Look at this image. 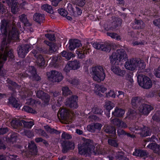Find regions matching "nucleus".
<instances>
[{
  "instance_id": "f257e3e1",
  "label": "nucleus",
  "mask_w": 160,
  "mask_h": 160,
  "mask_svg": "<svg viewBox=\"0 0 160 160\" xmlns=\"http://www.w3.org/2000/svg\"><path fill=\"white\" fill-rule=\"evenodd\" d=\"M110 60L112 64L111 68L112 71L115 74L118 76H123L126 74L124 70H121L118 65L119 62L122 60L126 61L128 56L125 50L123 49H118L115 52H113L110 56Z\"/></svg>"
},
{
  "instance_id": "f03ea898",
  "label": "nucleus",
  "mask_w": 160,
  "mask_h": 160,
  "mask_svg": "<svg viewBox=\"0 0 160 160\" xmlns=\"http://www.w3.org/2000/svg\"><path fill=\"white\" fill-rule=\"evenodd\" d=\"M19 32L16 26H13L11 30L9 31L8 37L7 41L6 38H4L1 42L0 47V51L3 52L6 48H8L7 46L8 42L9 43L11 40H15L17 37H18Z\"/></svg>"
},
{
  "instance_id": "7ed1b4c3",
  "label": "nucleus",
  "mask_w": 160,
  "mask_h": 160,
  "mask_svg": "<svg viewBox=\"0 0 160 160\" xmlns=\"http://www.w3.org/2000/svg\"><path fill=\"white\" fill-rule=\"evenodd\" d=\"M91 74L93 80L98 82L103 81L106 77L104 69L101 66H97L92 67Z\"/></svg>"
},
{
  "instance_id": "20e7f679",
  "label": "nucleus",
  "mask_w": 160,
  "mask_h": 160,
  "mask_svg": "<svg viewBox=\"0 0 160 160\" xmlns=\"http://www.w3.org/2000/svg\"><path fill=\"white\" fill-rule=\"evenodd\" d=\"M44 52L43 49L40 46H36V48L32 50L31 52L36 59V63L40 67L44 66L45 64V60L44 58L39 53Z\"/></svg>"
},
{
  "instance_id": "39448f33",
  "label": "nucleus",
  "mask_w": 160,
  "mask_h": 160,
  "mask_svg": "<svg viewBox=\"0 0 160 160\" xmlns=\"http://www.w3.org/2000/svg\"><path fill=\"white\" fill-rule=\"evenodd\" d=\"M92 147L93 146L88 142L78 144V145L79 154L83 155L89 154L91 152Z\"/></svg>"
},
{
  "instance_id": "423d86ee",
  "label": "nucleus",
  "mask_w": 160,
  "mask_h": 160,
  "mask_svg": "<svg viewBox=\"0 0 160 160\" xmlns=\"http://www.w3.org/2000/svg\"><path fill=\"white\" fill-rule=\"evenodd\" d=\"M139 85L145 89H148L152 86V82L148 77L143 75H139L137 77Z\"/></svg>"
},
{
  "instance_id": "0eeeda50",
  "label": "nucleus",
  "mask_w": 160,
  "mask_h": 160,
  "mask_svg": "<svg viewBox=\"0 0 160 160\" xmlns=\"http://www.w3.org/2000/svg\"><path fill=\"white\" fill-rule=\"evenodd\" d=\"M25 73H21L20 75L23 78L28 77V76H29L32 77L34 80L37 81H39L41 79V77L37 74L36 69L33 66L29 67Z\"/></svg>"
},
{
  "instance_id": "6e6552de",
  "label": "nucleus",
  "mask_w": 160,
  "mask_h": 160,
  "mask_svg": "<svg viewBox=\"0 0 160 160\" xmlns=\"http://www.w3.org/2000/svg\"><path fill=\"white\" fill-rule=\"evenodd\" d=\"M80 67V63L77 60L69 61L65 67L64 70L66 72H69L71 70H77Z\"/></svg>"
},
{
  "instance_id": "1a4fd4ad",
  "label": "nucleus",
  "mask_w": 160,
  "mask_h": 160,
  "mask_svg": "<svg viewBox=\"0 0 160 160\" xmlns=\"http://www.w3.org/2000/svg\"><path fill=\"white\" fill-rule=\"evenodd\" d=\"M67 9L70 14L74 17L81 15L82 13L81 8L78 7L77 5L72 6L71 4L68 5Z\"/></svg>"
},
{
  "instance_id": "9d476101",
  "label": "nucleus",
  "mask_w": 160,
  "mask_h": 160,
  "mask_svg": "<svg viewBox=\"0 0 160 160\" xmlns=\"http://www.w3.org/2000/svg\"><path fill=\"white\" fill-rule=\"evenodd\" d=\"M52 82H59L63 79V77L62 76V73L59 72L55 70L51 71L50 76L48 77Z\"/></svg>"
},
{
  "instance_id": "9b49d317",
  "label": "nucleus",
  "mask_w": 160,
  "mask_h": 160,
  "mask_svg": "<svg viewBox=\"0 0 160 160\" xmlns=\"http://www.w3.org/2000/svg\"><path fill=\"white\" fill-rule=\"evenodd\" d=\"M31 49L30 45L27 44L23 46L18 47L17 51L19 56L22 58H24Z\"/></svg>"
},
{
  "instance_id": "f8f14e48",
  "label": "nucleus",
  "mask_w": 160,
  "mask_h": 160,
  "mask_svg": "<svg viewBox=\"0 0 160 160\" xmlns=\"http://www.w3.org/2000/svg\"><path fill=\"white\" fill-rule=\"evenodd\" d=\"M62 151L63 153H66L70 150H73L75 148V145L73 142L65 140L62 143Z\"/></svg>"
},
{
  "instance_id": "ddd939ff",
  "label": "nucleus",
  "mask_w": 160,
  "mask_h": 160,
  "mask_svg": "<svg viewBox=\"0 0 160 160\" xmlns=\"http://www.w3.org/2000/svg\"><path fill=\"white\" fill-rule=\"evenodd\" d=\"M78 97L76 95H72L68 98L65 104L68 107L77 108L78 107Z\"/></svg>"
},
{
  "instance_id": "4468645a",
  "label": "nucleus",
  "mask_w": 160,
  "mask_h": 160,
  "mask_svg": "<svg viewBox=\"0 0 160 160\" xmlns=\"http://www.w3.org/2000/svg\"><path fill=\"white\" fill-rule=\"evenodd\" d=\"M91 51L90 48L85 47L77 49L75 51V52L77 55L78 58L82 59L84 58L86 55L89 54Z\"/></svg>"
},
{
  "instance_id": "2eb2a0df",
  "label": "nucleus",
  "mask_w": 160,
  "mask_h": 160,
  "mask_svg": "<svg viewBox=\"0 0 160 160\" xmlns=\"http://www.w3.org/2000/svg\"><path fill=\"white\" fill-rule=\"evenodd\" d=\"M69 49L71 51L82 46L81 41L77 39H70L69 41Z\"/></svg>"
},
{
  "instance_id": "dca6fc26",
  "label": "nucleus",
  "mask_w": 160,
  "mask_h": 160,
  "mask_svg": "<svg viewBox=\"0 0 160 160\" xmlns=\"http://www.w3.org/2000/svg\"><path fill=\"white\" fill-rule=\"evenodd\" d=\"M6 3L9 6L11 7L12 12L16 14L19 9L18 3L16 0H5Z\"/></svg>"
},
{
  "instance_id": "f3484780",
  "label": "nucleus",
  "mask_w": 160,
  "mask_h": 160,
  "mask_svg": "<svg viewBox=\"0 0 160 160\" xmlns=\"http://www.w3.org/2000/svg\"><path fill=\"white\" fill-rule=\"evenodd\" d=\"M92 45L94 48L101 50L102 51L109 52L111 51L110 46L103 44H101L97 42L93 43Z\"/></svg>"
},
{
  "instance_id": "a211bd4d",
  "label": "nucleus",
  "mask_w": 160,
  "mask_h": 160,
  "mask_svg": "<svg viewBox=\"0 0 160 160\" xmlns=\"http://www.w3.org/2000/svg\"><path fill=\"white\" fill-rule=\"evenodd\" d=\"M37 97L43 100L46 103H48L49 101L50 98L49 95L42 90L37 91L36 92Z\"/></svg>"
},
{
  "instance_id": "6ab92c4d",
  "label": "nucleus",
  "mask_w": 160,
  "mask_h": 160,
  "mask_svg": "<svg viewBox=\"0 0 160 160\" xmlns=\"http://www.w3.org/2000/svg\"><path fill=\"white\" fill-rule=\"evenodd\" d=\"M152 109L150 105L147 104H142L139 108L138 110L140 113L144 115H148Z\"/></svg>"
},
{
  "instance_id": "aec40b11",
  "label": "nucleus",
  "mask_w": 160,
  "mask_h": 160,
  "mask_svg": "<svg viewBox=\"0 0 160 160\" xmlns=\"http://www.w3.org/2000/svg\"><path fill=\"white\" fill-rule=\"evenodd\" d=\"M102 126V125L98 123H92L87 126V129L89 132H94L97 129L100 130Z\"/></svg>"
},
{
  "instance_id": "412c9836",
  "label": "nucleus",
  "mask_w": 160,
  "mask_h": 160,
  "mask_svg": "<svg viewBox=\"0 0 160 160\" xmlns=\"http://www.w3.org/2000/svg\"><path fill=\"white\" fill-rule=\"evenodd\" d=\"M28 147L29 152L31 154L33 155H37L38 152L37 147L35 143L32 141H31L28 143Z\"/></svg>"
},
{
  "instance_id": "4be33fe9",
  "label": "nucleus",
  "mask_w": 160,
  "mask_h": 160,
  "mask_svg": "<svg viewBox=\"0 0 160 160\" xmlns=\"http://www.w3.org/2000/svg\"><path fill=\"white\" fill-rule=\"evenodd\" d=\"M8 22L5 19H4L1 21L0 25V30L2 34L7 35L8 33L7 27Z\"/></svg>"
},
{
  "instance_id": "5701e85b",
  "label": "nucleus",
  "mask_w": 160,
  "mask_h": 160,
  "mask_svg": "<svg viewBox=\"0 0 160 160\" xmlns=\"http://www.w3.org/2000/svg\"><path fill=\"white\" fill-rule=\"evenodd\" d=\"M112 121L113 125L117 127L123 128L127 127L126 123L117 118H115L113 119Z\"/></svg>"
},
{
  "instance_id": "b1692460",
  "label": "nucleus",
  "mask_w": 160,
  "mask_h": 160,
  "mask_svg": "<svg viewBox=\"0 0 160 160\" xmlns=\"http://www.w3.org/2000/svg\"><path fill=\"white\" fill-rule=\"evenodd\" d=\"M145 24L142 20H136L132 24V28L135 29H142L144 28Z\"/></svg>"
},
{
  "instance_id": "393cba45",
  "label": "nucleus",
  "mask_w": 160,
  "mask_h": 160,
  "mask_svg": "<svg viewBox=\"0 0 160 160\" xmlns=\"http://www.w3.org/2000/svg\"><path fill=\"white\" fill-rule=\"evenodd\" d=\"M105 132L107 134H112L113 136L116 134V129L114 127L111 125H107L104 126Z\"/></svg>"
},
{
  "instance_id": "a878e982",
  "label": "nucleus",
  "mask_w": 160,
  "mask_h": 160,
  "mask_svg": "<svg viewBox=\"0 0 160 160\" xmlns=\"http://www.w3.org/2000/svg\"><path fill=\"white\" fill-rule=\"evenodd\" d=\"M125 111L123 109L116 107L114 111L112 112V116L120 117H122Z\"/></svg>"
},
{
  "instance_id": "bb28decb",
  "label": "nucleus",
  "mask_w": 160,
  "mask_h": 160,
  "mask_svg": "<svg viewBox=\"0 0 160 160\" xmlns=\"http://www.w3.org/2000/svg\"><path fill=\"white\" fill-rule=\"evenodd\" d=\"M59 114L62 120H65L69 115V113L68 110L65 108H63L59 109L58 114Z\"/></svg>"
},
{
  "instance_id": "cd10ccee",
  "label": "nucleus",
  "mask_w": 160,
  "mask_h": 160,
  "mask_svg": "<svg viewBox=\"0 0 160 160\" xmlns=\"http://www.w3.org/2000/svg\"><path fill=\"white\" fill-rule=\"evenodd\" d=\"M148 147L152 150L155 153H160V146L155 143H151L149 144Z\"/></svg>"
},
{
  "instance_id": "c85d7f7f",
  "label": "nucleus",
  "mask_w": 160,
  "mask_h": 160,
  "mask_svg": "<svg viewBox=\"0 0 160 160\" xmlns=\"http://www.w3.org/2000/svg\"><path fill=\"white\" fill-rule=\"evenodd\" d=\"M122 23V19L119 18L116 19L115 21L112 23V27L110 28V30H113L117 29V27L121 25Z\"/></svg>"
},
{
  "instance_id": "c756f323",
  "label": "nucleus",
  "mask_w": 160,
  "mask_h": 160,
  "mask_svg": "<svg viewBox=\"0 0 160 160\" xmlns=\"http://www.w3.org/2000/svg\"><path fill=\"white\" fill-rule=\"evenodd\" d=\"M8 100L9 103L13 107L17 108L19 107L20 104L18 102V100L12 96L10 97H9Z\"/></svg>"
},
{
  "instance_id": "7c9ffc66",
  "label": "nucleus",
  "mask_w": 160,
  "mask_h": 160,
  "mask_svg": "<svg viewBox=\"0 0 160 160\" xmlns=\"http://www.w3.org/2000/svg\"><path fill=\"white\" fill-rule=\"evenodd\" d=\"M33 20L36 22L40 23L44 19V16L40 13H36L33 15Z\"/></svg>"
},
{
  "instance_id": "2f4dec72",
  "label": "nucleus",
  "mask_w": 160,
  "mask_h": 160,
  "mask_svg": "<svg viewBox=\"0 0 160 160\" xmlns=\"http://www.w3.org/2000/svg\"><path fill=\"white\" fill-rule=\"evenodd\" d=\"M62 61V57L61 56H55L52 57L51 63L52 65L55 67L58 65L59 64L58 63L61 62Z\"/></svg>"
},
{
  "instance_id": "473e14b6",
  "label": "nucleus",
  "mask_w": 160,
  "mask_h": 160,
  "mask_svg": "<svg viewBox=\"0 0 160 160\" xmlns=\"http://www.w3.org/2000/svg\"><path fill=\"white\" fill-rule=\"evenodd\" d=\"M18 136L19 134L17 133L12 132L10 135V137L8 138L9 140L13 143L15 142L18 139Z\"/></svg>"
},
{
  "instance_id": "72a5a7b5",
  "label": "nucleus",
  "mask_w": 160,
  "mask_h": 160,
  "mask_svg": "<svg viewBox=\"0 0 160 160\" xmlns=\"http://www.w3.org/2000/svg\"><path fill=\"white\" fill-rule=\"evenodd\" d=\"M124 153L122 151H118L116 152V155L115 156L116 158L119 160H129L126 157L124 156Z\"/></svg>"
},
{
  "instance_id": "f704fd0d",
  "label": "nucleus",
  "mask_w": 160,
  "mask_h": 160,
  "mask_svg": "<svg viewBox=\"0 0 160 160\" xmlns=\"http://www.w3.org/2000/svg\"><path fill=\"white\" fill-rule=\"evenodd\" d=\"M41 8L49 13L52 14L54 12L52 7L50 5L48 4L43 5L41 6Z\"/></svg>"
},
{
  "instance_id": "c9c22d12",
  "label": "nucleus",
  "mask_w": 160,
  "mask_h": 160,
  "mask_svg": "<svg viewBox=\"0 0 160 160\" xmlns=\"http://www.w3.org/2000/svg\"><path fill=\"white\" fill-rule=\"evenodd\" d=\"M124 67L126 69L129 70L125 76V79L128 82H130V61L128 60L126 62L124 65Z\"/></svg>"
},
{
  "instance_id": "e433bc0d",
  "label": "nucleus",
  "mask_w": 160,
  "mask_h": 160,
  "mask_svg": "<svg viewBox=\"0 0 160 160\" xmlns=\"http://www.w3.org/2000/svg\"><path fill=\"white\" fill-rule=\"evenodd\" d=\"M139 133H140V134L142 137H146L151 134L149 129L146 127H144L143 129H142Z\"/></svg>"
},
{
  "instance_id": "4c0bfd02",
  "label": "nucleus",
  "mask_w": 160,
  "mask_h": 160,
  "mask_svg": "<svg viewBox=\"0 0 160 160\" xmlns=\"http://www.w3.org/2000/svg\"><path fill=\"white\" fill-rule=\"evenodd\" d=\"M46 130L49 132L50 134H55L56 135L59 134L61 132L59 131H58L54 128H52L48 126H46L45 127Z\"/></svg>"
},
{
  "instance_id": "58836bf2",
  "label": "nucleus",
  "mask_w": 160,
  "mask_h": 160,
  "mask_svg": "<svg viewBox=\"0 0 160 160\" xmlns=\"http://www.w3.org/2000/svg\"><path fill=\"white\" fill-rule=\"evenodd\" d=\"M133 155L141 157H145L147 156L146 152L141 150H136L133 152Z\"/></svg>"
},
{
  "instance_id": "ea45409f",
  "label": "nucleus",
  "mask_w": 160,
  "mask_h": 160,
  "mask_svg": "<svg viewBox=\"0 0 160 160\" xmlns=\"http://www.w3.org/2000/svg\"><path fill=\"white\" fill-rule=\"evenodd\" d=\"M62 95L65 97L72 94V91L67 86L63 87L62 88Z\"/></svg>"
},
{
  "instance_id": "a19ab883",
  "label": "nucleus",
  "mask_w": 160,
  "mask_h": 160,
  "mask_svg": "<svg viewBox=\"0 0 160 160\" xmlns=\"http://www.w3.org/2000/svg\"><path fill=\"white\" fill-rule=\"evenodd\" d=\"M22 122L23 124L24 127L27 128H31L34 125L33 122L32 121L27 122L22 120Z\"/></svg>"
},
{
  "instance_id": "79ce46f5",
  "label": "nucleus",
  "mask_w": 160,
  "mask_h": 160,
  "mask_svg": "<svg viewBox=\"0 0 160 160\" xmlns=\"http://www.w3.org/2000/svg\"><path fill=\"white\" fill-rule=\"evenodd\" d=\"M3 52L10 58H12L13 57V50L9 48H6Z\"/></svg>"
},
{
  "instance_id": "37998d69",
  "label": "nucleus",
  "mask_w": 160,
  "mask_h": 160,
  "mask_svg": "<svg viewBox=\"0 0 160 160\" xmlns=\"http://www.w3.org/2000/svg\"><path fill=\"white\" fill-rule=\"evenodd\" d=\"M60 95V92L57 91L54 92L53 93L54 99H55V98H56L55 99H56L57 97H58V99L57 100L59 104V105L58 106V107L61 106V104L60 103H61V102L62 101V98L60 96H59Z\"/></svg>"
},
{
  "instance_id": "c03bdc74",
  "label": "nucleus",
  "mask_w": 160,
  "mask_h": 160,
  "mask_svg": "<svg viewBox=\"0 0 160 160\" xmlns=\"http://www.w3.org/2000/svg\"><path fill=\"white\" fill-rule=\"evenodd\" d=\"M138 62L136 60L133 59L131 61V71L135 70L138 68Z\"/></svg>"
},
{
  "instance_id": "a18cd8bd",
  "label": "nucleus",
  "mask_w": 160,
  "mask_h": 160,
  "mask_svg": "<svg viewBox=\"0 0 160 160\" xmlns=\"http://www.w3.org/2000/svg\"><path fill=\"white\" fill-rule=\"evenodd\" d=\"M22 109L24 110L25 111L28 113H31L34 114L36 113V112L35 110L28 106H24Z\"/></svg>"
},
{
  "instance_id": "49530a36",
  "label": "nucleus",
  "mask_w": 160,
  "mask_h": 160,
  "mask_svg": "<svg viewBox=\"0 0 160 160\" xmlns=\"http://www.w3.org/2000/svg\"><path fill=\"white\" fill-rule=\"evenodd\" d=\"M10 129L6 126H0V135H4L8 132Z\"/></svg>"
},
{
  "instance_id": "de8ad7c7",
  "label": "nucleus",
  "mask_w": 160,
  "mask_h": 160,
  "mask_svg": "<svg viewBox=\"0 0 160 160\" xmlns=\"http://www.w3.org/2000/svg\"><path fill=\"white\" fill-rule=\"evenodd\" d=\"M57 46L55 44H53L49 47L48 53L50 54L55 52L57 49Z\"/></svg>"
},
{
  "instance_id": "09e8293b",
  "label": "nucleus",
  "mask_w": 160,
  "mask_h": 160,
  "mask_svg": "<svg viewBox=\"0 0 160 160\" xmlns=\"http://www.w3.org/2000/svg\"><path fill=\"white\" fill-rule=\"evenodd\" d=\"M117 133L119 136L121 135H127L128 137H130V133H127L122 129H119L117 131Z\"/></svg>"
},
{
  "instance_id": "8fccbe9b",
  "label": "nucleus",
  "mask_w": 160,
  "mask_h": 160,
  "mask_svg": "<svg viewBox=\"0 0 160 160\" xmlns=\"http://www.w3.org/2000/svg\"><path fill=\"white\" fill-rule=\"evenodd\" d=\"M108 142L110 145L115 147H117L118 146V144L117 141L115 140L108 139Z\"/></svg>"
},
{
  "instance_id": "3c124183",
  "label": "nucleus",
  "mask_w": 160,
  "mask_h": 160,
  "mask_svg": "<svg viewBox=\"0 0 160 160\" xmlns=\"http://www.w3.org/2000/svg\"><path fill=\"white\" fill-rule=\"evenodd\" d=\"M7 12L6 8L2 4L0 3V13L4 14Z\"/></svg>"
},
{
  "instance_id": "603ef678",
  "label": "nucleus",
  "mask_w": 160,
  "mask_h": 160,
  "mask_svg": "<svg viewBox=\"0 0 160 160\" xmlns=\"http://www.w3.org/2000/svg\"><path fill=\"white\" fill-rule=\"evenodd\" d=\"M45 36L51 41H53L55 40V37L53 34L48 33L45 34Z\"/></svg>"
},
{
  "instance_id": "864d4df0",
  "label": "nucleus",
  "mask_w": 160,
  "mask_h": 160,
  "mask_svg": "<svg viewBox=\"0 0 160 160\" xmlns=\"http://www.w3.org/2000/svg\"><path fill=\"white\" fill-rule=\"evenodd\" d=\"M85 0H77L76 2V5L82 7L85 5Z\"/></svg>"
},
{
  "instance_id": "5fc2aeb1",
  "label": "nucleus",
  "mask_w": 160,
  "mask_h": 160,
  "mask_svg": "<svg viewBox=\"0 0 160 160\" xmlns=\"http://www.w3.org/2000/svg\"><path fill=\"white\" fill-rule=\"evenodd\" d=\"M61 137L62 139H69L72 138V137L70 134L63 132L61 135Z\"/></svg>"
},
{
  "instance_id": "6e6d98bb",
  "label": "nucleus",
  "mask_w": 160,
  "mask_h": 160,
  "mask_svg": "<svg viewBox=\"0 0 160 160\" xmlns=\"http://www.w3.org/2000/svg\"><path fill=\"white\" fill-rule=\"evenodd\" d=\"M154 74L157 77L160 78V65L154 69Z\"/></svg>"
},
{
  "instance_id": "4d7b16f0",
  "label": "nucleus",
  "mask_w": 160,
  "mask_h": 160,
  "mask_svg": "<svg viewBox=\"0 0 160 160\" xmlns=\"http://www.w3.org/2000/svg\"><path fill=\"white\" fill-rule=\"evenodd\" d=\"M106 96L107 97H111L115 98L116 96V94L114 91L110 90L106 93Z\"/></svg>"
},
{
  "instance_id": "13d9d810",
  "label": "nucleus",
  "mask_w": 160,
  "mask_h": 160,
  "mask_svg": "<svg viewBox=\"0 0 160 160\" xmlns=\"http://www.w3.org/2000/svg\"><path fill=\"white\" fill-rule=\"evenodd\" d=\"M111 102L106 103L105 105L106 110L108 112H110V110L113 108V107L111 105Z\"/></svg>"
},
{
  "instance_id": "bf43d9fd",
  "label": "nucleus",
  "mask_w": 160,
  "mask_h": 160,
  "mask_svg": "<svg viewBox=\"0 0 160 160\" xmlns=\"http://www.w3.org/2000/svg\"><path fill=\"white\" fill-rule=\"evenodd\" d=\"M27 101L28 104L31 106H33L34 105L38 103V102L37 101L32 98L28 99Z\"/></svg>"
},
{
  "instance_id": "052dcab7",
  "label": "nucleus",
  "mask_w": 160,
  "mask_h": 160,
  "mask_svg": "<svg viewBox=\"0 0 160 160\" xmlns=\"http://www.w3.org/2000/svg\"><path fill=\"white\" fill-rule=\"evenodd\" d=\"M75 55L71 52H68L65 58L67 60H69L72 58L74 57Z\"/></svg>"
},
{
  "instance_id": "680f3d73",
  "label": "nucleus",
  "mask_w": 160,
  "mask_h": 160,
  "mask_svg": "<svg viewBox=\"0 0 160 160\" xmlns=\"http://www.w3.org/2000/svg\"><path fill=\"white\" fill-rule=\"evenodd\" d=\"M92 111L95 114H100L101 113V110L97 107H95L92 109Z\"/></svg>"
},
{
  "instance_id": "e2e57ef3",
  "label": "nucleus",
  "mask_w": 160,
  "mask_h": 160,
  "mask_svg": "<svg viewBox=\"0 0 160 160\" xmlns=\"http://www.w3.org/2000/svg\"><path fill=\"white\" fill-rule=\"evenodd\" d=\"M97 88L99 91H101L102 93H104L107 90L106 88L102 85H98Z\"/></svg>"
},
{
  "instance_id": "0e129e2a",
  "label": "nucleus",
  "mask_w": 160,
  "mask_h": 160,
  "mask_svg": "<svg viewBox=\"0 0 160 160\" xmlns=\"http://www.w3.org/2000/svg\"><path fill=\"white\" fill-rule=\"evenodd\" d=\"M7 82L9 84L11 85L12 86L16 88H18L19 85L15 82H13L10 80H8Z\"/></svg>"
},
{
  "instance_id": "69168bd1",
  "label": "nucleus",
  "mask_w": 160,
  "mask_h": 160,
  "mask_svg": "<svg viewBox=\"0 0 160 160\" xmlns=\"http://www.w3.org/2000/svg\"><path fill=\"white\" fill-rule=\"evenodd\" d=\"M138 68L139 69H143L145 68V64L143 62H142L141 61H138Z\"/></svg>"
},
{
  "instance_id": "338daca9",
  "label": "nucleus",
  "mask_w": 160,
  "mask_h": 160,
  "mask_svg": "<svg viewBox=\"0 0 160 160\" xmlns=\"http://www.w3.org/2000/svg\"><path fill=\"white\" fill-rule=\"evenodd\" d=\"M3 63L2 62H0V76H4V73L3 70Z\"/></svg>"
},
{
  "instance_id": "774afa93",
  "label": "nucleus",
  "mask_w": 160,
  "mask_h": 160,
  "mask_svg": "<svg viewBox=\"0 0 160 160\" xmlns=\"http://www.w3.org/2000/svg\"><path fill=\"white\" fill-rule=\"evenodd\" d=\"M153 22L155 26L160 28V18L154 20Z\"/></svg>"
}]
</instances>
